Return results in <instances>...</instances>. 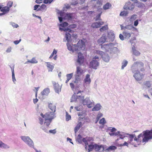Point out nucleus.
Segmentation results:
<instances>
[{"mask_svg": "<svg viewBox=\"0 0 152 152\" xmlns=\"http://www.w3.org/2000/svg\"><path fill=\"white\" fill-rule=\"evenodd\" d=\"M65 37L67 42L66 45L69 50L74 52L75 51L83 50L85 49L86 43V41L85 39H83L79 40L77 43V45H76V44H71L69 43L71 35L69 33H66Z\"/></svg>", "mask_w": 152, "mask_h": 152, "instance_id": "nucleus-1", "label": "nucleus"}, {"mask_svg": "<svg viewBox=\"0 0 152 152\" xmlns=\"http://www.w3.org/2000/svg\"><path fill=\"white\" fill-rule=\"evenodd\" d=\"M40 115L43 118L40 117L39 118V123L41 125L43 124L44 123H44L47 126H49L52 120L55 117V113L50 112L46 113L45 114L41 113L40 114Z\"/></svg>", "mask_w": 152, "mask_h": 152, "instance_id": "nucleus-2", "label": "nucleus"}, {"mask_svg": "<svg viewBox=\"0 0 152 152\" xmlns=\"http://www.w3.org/2000/svg\"><path fill=\"white\" fill-rule=\"evenodd\" d=\"M144 64L140 61L134 62L131 67V70L133 73L137 72L139 71H143L144 70Z\"/></svg>", "mask_w": 152, "mask_h": 152, "instance_id": "nucleus-3", "label": "nucleus"}, {"mask_svg": "<svg viewBox=\"0 0 152 152\" xmlns=\"http://www.w3.org/2000/svg\"><path fill=\"white\" fill-rule=\"evenodd\" d=\"M142 140L143 142H147L150 139L152 138V129L151 130H148L144 131L143 132Z\"/></svg>", "mask_w": 152, "mask_h": 152, "instance_id": "nucleus-4", "label": "nucleus"}, {"mask_svg": "<svg viewBox=\"0 0 152 152\" xmlns=\"http://www.w3.org/2000/svg\"><path fill=\"white\" fill-rule=\"evenodd\" d=\"M99 58L97 56H95L94 57L92 60L89 63V67L90 68H92L94 69H96L97 67L99 65Z\"/></svg>", "mask_w": 152, "mask_h": 152, "instance_id": "nucleus-5", "label": "nucleus"}, {"mask_svg": "<svg viewBox=\"0 0 152 152\" xmlns=\"http://www.w3.org/2000/svg\"><path fill=\"white\" fill-rule=\"evenodd\" d=\"M92 140V138L89 137H86L82 139V137L80 134L78 135L77 139V140L79 143H81L82 142L84 143L86 146V148L87 145H88V142Z\"/></svg>", "mask_w": 152, "mask_h": 152, "instance_id": "nucleus-6", "label": "nucleus"}, {"mask_svg": "<svg viewBox=\"0 0 152 152\" xmlns=\"http://www.w3.org/2000/svg\"><path fill=\"white\" fill-rule=\"evenodd\" d=\"M20 137L21 139L25 142L27 143L29 146L31 147H33L34 146V143L29 137L27 136H22Z\"/></svg>", "mask_w": 152, "mask_h": 152, "instance_id": "nucleus-7", "label": "nucleus"}, {"mask_svg": "<svg viewBox=\"0 0 152 152\" xmlns=\"http://www.w3.org/2000/svg\"><path fill=\"white\" fill-rule=\"evenodd\" d=\"M133 75L134 77L137 81L141 80L144 77V74L141 73L138 71L137 72H135Z\"/></svg>", "mask_w": 152, "mask_h": 152, "instance_id": "nucleus-8", "label": "nucleus"}, {"mask_svg": "<svg viewBox=\"0 0 152 152\" xmlns=\"http://www.w3.org/2000/svg\"><path fill=\"white\" fill-rule=\"evenodd\" d=\"M83 103L84 105H86L89 108H91L94 105L93 103L91 102L90 100L88 98H86L83 100Z\"/></svg>", "mask_w": 152, "mask_h": 152, "instance_id": "nucleus-9", "label": "nucleus"}, {"mask_svg": "<svg viewBox=\"0 0 152 152\" xmlns=\"http://www.w3.org/2000/svg\"><path fill=\"white\" fill-rule=\"evenodd\" d=\"M134 8V5L131 2H128L126 3L124 8L125 10H132Z\"/></svg>", "mask_w": 152, "mask_h": 152, "instance_id": "nucleus-10", "label": "nucleus"}, {"mask_svg": "<svg viewBox=\"0 0 152 152\" xmlns=\"http://www.w3.org/2000/svg\"><path fill=\"white\" fill-rule=\"evenodd\" d=\"M84 59L85 58L83 54L81 53H78L77 62L80 65L84 63Z\"/></svg>", "mask_w": 152, "mask_h": 152, "instance_id": "nucleus-11", "label": "nucleus"}, {"mask_svg": "<svg viewBox=\"0 0 152 152\" xmlns=\"http://www.w3.org/2000/svg\"><path fill=\"white\" fill-rule=\"evenodd\" d=\"M104 22L99 21L93 23L91 25V27L94 28H98L101 27V25H103Z\"/></svg>", "mask_w": 152, "mask_h": 152, "instance_id": "nucleus-12", "label": "nucleus"}, {"mask_svg": "<svg viewBox=\"0 0 152 152\" xmlns=\"http://www.w3.org/2000/svg\"><path fill=\"white\" fill-rule=\"evenodd\" d=\"M53 83L55 92L58 93L61 91V88L59 85L58 83H56L55 82H53Z\"/></svg>", "mask_w": 152, "mask_h": 152, "instance_id": "nucleus-13", "label": "nucleus"}, {"mask_svg": "<svg viewBox=\"0 0 152 152\" xmlns=\"http://www.w3.org/2000/svg\"><path fill=\"white\" fill-rule=\"evenodd\" d=\"M91 79L90 78V75L88 74H87L84 78L83 81L84 83V85L86 84L89 85L91 82Z\"/></svg>", "mask_w": 152, "mask_h": 152, "instance_id": "nucleus-14", "label": "nucleus"}, {"mask_svg": "<svg viewBox=\"0 0 152 152\" xmlns=\"http://www.w3.org/2000/svg\"><path fill=\"white\" fill-rule=\"evenodd\" d=\"M94 150L96 151L101 152L104 150V148L102 145H98L96 144H95Z\"/></svg>", "mask_w": 152, "mask_h": 152, "instance_id": "nucleus-15", "label": "nucleus"}, {"mask_svg": "<svg viewBox=\"0 0 152 152\" xmlns=\"http://www.w3.org/2000/svg\"><path fill=\"white\" fill-rule=\"evenodd\" d=\"M84 73V71L80 67L77 66L76 68V74L78 76H80Z\"/></svg>", "mask_w": 152, "mask_h": 152, "instance_id": "nucleus-16", "label": "nucleus"}, {"mask_svg": "<svg viewBox=\"0 0 152 152\" xmlns=\"http://www.w3.org/2000/svg\"><path fill=\"white\" fill-rule=\"evenodd\" d=\"M106 40V37L105 36H102L98 40L99 44L101 45L105 42Z\"/></svg>", "mask_w": 152, "mask_h": 152, "instance_id": "nucleus-17", "label": "nucleus"}, {"mask_svg": "<svg viewBox=\"0 0 152 152\" xmlns=\"http://www.w3.org/2000/svg\"><path fill=\"white\" fill-rule=\"evenodd\" d=\"M133 54L136 56H138L140 55V53L136 49L135 47L133 45L132 48Z\"/></svg>", "mask_w": 152, "mask_h": 152, "instance_id": "nucleus-18", "label": "nucleus"}, {"mask_svg": "<svg viewBox=\"0 0 152 152\" xmlns=\"http://www.w3.org/2000/svg\"><path fill=\"white\" fill-rule=\"evenodd\" d=\"M74 14L73 13H67L66 14L65 17L68 20H71L73 18Z\"/></svg>", "mask_w": 152, "mask_h": 152, "instance_id": "nucleus-19", "label": "nucleus"}, {"mask_svg": "<svg viewBox=\"0 0 152 152\" xmlns=\"http://www.w3.org/2000/svg\"><path fill=\"white\" fill-rule=\"evenodd\" d=\"M48 107L49 109L51 110L52 112L54 113L56 111V107L55 104L52 103H50L48 104Z\"/></svg>", "mask_w": 152, "mask_h": 152, "instance_id": "nucleus-20", "label": "nucleus"}, {"mask_svg": "<svg viewBox=\"0 0 152 152\" xmlns=\"http://www.w3.org/2000/svg\"><path fill=\"white\" fill-rule=\"evenodd\" d=\"M144 86L146 88H150L152 86V83L150 81H147L144 83Z\"/></svg>", "mask_w": 152, "mask_h": 152, "instance_id": "nucleus-21", "label": "nucleus"}, {"mask_svg": "<svg viewBox=\"0 0 152 152\" xmlns=\"http://www.w3.org/2000/svg\"><path fill=\"white\" fill-rule=\"evenodd\" d=\"M101 107V106L100 104H97L92 109V111H97L99 110Z\"/></svg>", "mask_w": 152, "mask_h": 152, "instance_id": "nucleus-22", "label": "nucleus"}, {"mask_svg": "<svg viewBox=\"0 0 152 152\" xmlns=\"http://www.w3.org/2000/svg\"><path fill=\"white\" fill-rule=\"evenodd\" d=\"M82 123L81 122H79L77 124V125L75 127L74 129V131L75 133L76 134V132L78 131L80 129V128L82 126Z\"/></svg>", "mask_w": 152, "mask_h": 152, "instance_id": "nucleus-23", "label": "nucleus"}, {"mask_svg": "<svg viewBox=\"0 0 152 152\" xmlns=\"http://www.w3.org/2000/svg\"><path fill=\"white\" fill-rule=\"evenodd\" d=\"M47 66L48 67V71H52L53 69L54 66L53 65H51L50 63L49 62H47Z\"/></svg>", "mask_w": 152, "mask_h": 152, "instance_id": "nucleus-24", "label": "nucleus"}, {"mask_svg": "<svg viewBox=\"0 0 152 152\" xmlns=\"http://www.w3.org/2000/svg\"><path fill=\"white\" fill-rule=\"evenodd\" d=\"M50 93V89L49 88H47L44 89L42 92L43 95H47Z\"/></svg>", "mask_w": 152, "mask_h": 152, "instance_id": "nucleus-25", "label": "nucleus"}, {"mask_svg": "<svg viewBox=\"0 0 152 152\" xmlns=\"http://www.w3.org/2000/svg\"><path fill=\"white\" fill-rule=\"evenodd\" d=\"M111 7V4L109 2H107L103 6V8L104 10H106L109 9Z\"/></svg>", "mask_w": 152, "mask_h": 152, "instance_id": "nucleus-26", "label": "nucleus"}, {"mask_svg": "<svg viewBox=\"0 0 152 152\" xmlns=\"http://www.w3.org/2000/svg\"><path fill=\"white\" fill-rule=\"evenodd\" d=\"M116 149V147L114 146H111L106 149L104 150L105 151H109L112 150H115Z\"/></svg>", "mask_w": 152, "mask_h": 152, "instance_id": "nucleus-27", "label": "nucleus"}, {"mask_svg": "<svg viewBox=\"0 0 152 152\" xmlns=\"http://www.w3.org/2000/svg\"><path fill=\"white\" fill-rule=\"evenodd\" d=\"M10 10V9L9 7L7 6H5L3 7L1 9V11L3 12H5V13L8 12Z\"/></svg>", "mask_w": 152, "mask_h": 152, "instance_id": "nucleus-28", "label": "nucleus"}, {"mask_svg": "<svg viewBox=\"0 0 152 152\" xmlns=\"http://www.w3.org/2000/svg\"><path fill=\"white\" fill-rule=\"evenodd\" d=\"M109 56L107 54H104L102 57L103 59L106 62H108L109 61Z\"/></svg>", "mask_w": 152, "mask_h": 152, "instance_id": "nucleus-29", "label": "nucleus"}, {"mask_svg": "<svg viewBox=\"0 0 152 152\" xmlns=\"http://www.w3.org/2000/svg\"><path fill=\"white\" fill-rule=\"evenodd\" d=\"M93 143L92 142L91 143V144L88 145V152L92 151L94 149V144L93 145Z\"/></svg>", "mask_w": 152, "mask_h": 152, "instance_id": "nucleus-30", "label": "nucleus"}, {"mask_svg": "<svg viewBox=\"0 0 152 152\" xmlns=\"http://www.w3.org/2000/svg\"><path fill=\"white\" fill-rule=\"evenodd\" d=\"M108 29V26L107 25H105L100 28L99 29V31L100 32H102L106 30H107Z\"/></svg>", "mask_w": 152, "mask_h": 152, "instance_id": "nucleus-31", "label": "nucleus"}, {"mask_svg": "<svg viewBox=\"0 0 152 152\" xmlns=\"http://www.w3.org/2000/svg\"><path fill=\"white\" fill-rule=\"evenodd\" d=\"M73 76L72 73L67 74L66 75L67 77V80L66 81V83H67L69 80L72 78Z\"/></svg>", "mask_w": 152, "mask_h": 152, "instance_id": "nucleus-32", "label": "nucleus"}, {"mask_svg": "<svg viewBox=\"0 0 152 152\" xmlns=\"http://www.w3.org/2000/svg\"><path fill=\"white\" fill-rule=\"evenodd\" d=\"M123 34L124 35L126 38H129L131 37V34L126 31H124L123 32Z\"/></svg>", "mask_w": 152, "mask_h": 152, "instance_id": "nucleus-33", "label": "nucleus"}, {"mask_svg": "<svg viewBox=\"0 0 152 152\" xmlns=\"http://www.w3.org/2000/svg\"><path fill=\"white\" fill-rule=\"evenodd\" d=\"M142 137V134H140L138 136L137 138L136 137H134V141L136 142L137 143L139 142L140 139L139 138L140 137Z\"/></svg>", "mask_w": 152, "mask_h": 152, "instance_id": "nucleus-34", "label": "nucleus"}, {"mask_svg": "<svg viewBox=\"0 0 152 152\" xmlns=\"http://www.w3.org/2000/svg\"><path fill=\"white\" fill-rule=\"evenodd\" d=\"M27 62L32 64H35L37 63L38 62V61L35 58H33L31 59V60H28Z\"/></svg>", "mask_w": 152, "mask_h": 152, "instance_id": "nucleus-35", "label": "nucleus"}, {"mask_svg": "<svg viewBox=\"0 0 152 152\" xmlns=\"http://www.w3.org/2000/svg\"><path fill=\"white\" fill-rule=\"evenodd\" d=\"M0 148H8L9 147L6 144L3 143L2 142H0Z\"/></svg>", "mask_w": 152, "mask_h": 152, "instance_id": "nucleus-36", "label": "nucleus"}, {"mask_svg": "<svg viewBox=\"0 0 152 152\" xmlns=\"http://www.w3.org/2000/svg\"><path fill=\"white\" fill-rule=\"evenodd\" d=\"M128 61L126 60H124L123 62L122 63V66H121V68L122 69H123L127 65V64H128Z\"/></svg>", "mask_w": 152, "mask_h": 152, "instance_id": "nucleus-37", "label": "nucleus"}, {"mask_svg": "<svg viewBox=\"0 0 152 152\" xmlns=\"http://www.w3.org/2000/svg\"><path fill=\"white\" fill-rule=\"evenodd\" d=\"M128 14V12L127 11H124L120 13V15L121 16H126Z\"/></svg>", "mask_w": 152, "mask_h": 152, "instance_id": "nucleus-38", "label": "nucleus"}, {"mask_svg": "<svg viewBox=\"0 0 152 152\" xmlns=\"http://www.w3.org/2000/svg\"><path fill=\"white\" fill-rule=\"evenodd\" d=\"M66 121H68L71 119V116L68 114L67 112H66Z\"/></svg>", "mask_w": 152, "mask_h": 152, "instance_id": "nucleus-39", "label": "nucleus"}, {"mask_svg": "<svg viewBox=\"0 0 152 152\" xmlns=\"http://www.w3.org/2000/svg\"><path fill=\"white\" fill-rule=\"evenodd\" d=\"M106 122L105 120V118H102L99 121V124L102 125H104V124L106 123Z\"/></svg>", "mask_w": 152, "mask_h": 152, "instance_id": "nucleus-40", "label": "nucleus"}, {"mask_svg": "<svg viewBox=\"0 0 152 152\" xmlns=\"http://www.w3.org/2000/svg\"><path fill=\"white\" fill-rule=\"evenodd\" d=\"M134 28L133 26H132L130 25H127L124 27L125 29H129V30H131L132 29Z\"/></svg>", "mask_w": 152, "mask_h": 152, "instance_id": "nucleus-41", "label": "nucleus"}, {"mask_svg": "<svg viewBox=\"0 0 152 152\" xmlns=\"http://www.w3.org/2000/svg\"><path fill=\"white\" fill-rule=\"evenodd\" d=\"M12 80L13 82H14L16 81V79L15 77L14 71L13 69H12Z\"/></svg>", "mask_w": 152, "mask_h": 152, "instance_id": "nucleus-42", "label": "nucleus"}, {"mask_svg": "<svg viewBox=\"0 0 152 152\" xmlns=\"http://www.w3.org/2000/svg\"><path fill=\"white\" fill-rule=\"evenodd\" d=\"M57 53V51L55 49H54L53 52H52V54H51V55L49 57V58H51L53 57V55L55 54H56Z\"/></svg>", "mask_w": 152, "mask_h": 152, "instance_id": "nucleus-43", "label": "nucleus"}, {"mask_svg": "<svg viewBox=\"0 0 152 152\" xmlns=\"http://www.w3.org/2000/svg\"><path fill=\"white\" fill-rule=\"evenodd\" d=\"M68 25V23L66 22H64L62 24H60V26L62 27H64L67 26Z\"/></svg>", "mask_w": 152, "mask_h": 152, "instance_id": "nucleus-44", "label": "nucleus"}, {"mask_svg": "<svg viewBox=\"0 0 152 152\" xmlns=\"http://www.w3.org/2000/svg\"><path fill=\"white\" fill-rule=\"evenodd\" d=\"M102 116V114L101 113H99L96 118V122H97L99 119V118Z\"/></svg>", "mask_w": 152, "mask_h": 152, "instance_id": "nucleus-45", "label": "nucleus"}, {"mask_svg": "<svg viewBox=\"0 0 152 152\" xmlns=\"http://www.w3.org/2000/svg\"><path fill=\"white\" fill-rule=\"evenodd\" d=\"M60 29L61 30H63L64 31L67 32L68 31L69 32H71L72 30L69 28H60Z\"/></svg>", "mask_w": 152, "mask_h": 152, "instance_id": "nucleus-46", "label": "nucleus"}, {"mask_svg": "<svg viewBox=\"0 0 152 152\" xmlns=\"http://www.w3.org/2000/svg\"><path fill=\"white\" fill-rule=\"evenodd\" d=\"M137 16V15H132L130 18V20L131 21H133L136 18V16Z\"/></svg>", "mask_w": 152, "mask_h": 152, "instance_id": "nucleus-47", "label": "nucleus"}, {"mask_svg": "<svg viewBox=\"0 0 152 152\" xmlns=\"http://www.w3.org/2000/svg\"><path fill=\"white\" fill-rule=\"evenodd\" d=\"M13 4V2L12 1H9L7 4V7H9L10 8L12 7Z\"/></svg>", "mask_w": 152, "mask_h": 152, "instance_id": "nucleus-48", "label": "nucleus"}, {"mask_svg": "<svg viewBox=\"0 0 152 152\" xmlns=\"http://www.w3.org/2000/svg\"><path fill=\"white\" fill-rule=\"evenodd\" d=\"M102 12H101L96 16V19L95 20L96 21L100 20V16L102 14Z\"/></svg>", "mask_w": 152, "mask_h": 152, "instance_id": "nucleus-49", "label": "nucleus"}, {"mask_svg": "<svg viewBox=\"0 0 152 152\" xmlns=\"http://www.w3.org/2000/svg\"><path fill=\"white\" fill-rule=\"evenodd\" d=\"M77 25L75 24H71L69 26V27L71 28H76Z\"/></svg>", "mask_w": 152, "mask_h": 152, "instance_id": "nucleus-50", "label": "nucleus"}, {"mask_svg": "<svg viewBox=\"0 0 152 152\" xmlns=\"http://www.w3.org/2000/svg\"><path fill=\"white\" fill-rule=\"evenodd\" d=\"M128 143L126 142H125L123 144H121L120 145V146H128Z\"/></svg>", "mask_w": 152, "mask_h": 152, "instance_id": "nucleus-51", "label": "nucleus"}, {"mask_svg": "<svg viewBox=\"0 0 152 152\" xmlns=\"http://www.w3.org/2000/svg\"><path fill=\"white\" fill-rule=\"evenodd\" d=\"M134 135L133 134H130L129 135V138H130V141L131 142H132L133 140V139L134 138Z\"/></svg>", "mask_w": 152, "mask_h": 152, "instance_id": "nucleus-52", "label": "nucleus"}, {"mask_svg": "<svg viewBox=\"0 0 152 152\" xmlns=\"http://www.w3.org/2000/svg\"><path fill=\"white\" fill-rule=\"evenodd\" d=\"M12 49V48L11 47H9L6 50V52L7 53H10L11 51V50Z\"/></svg>", "mask_w": 152, "mask_h": 152, "instance_id": "nucleus-53", "label": "nucleus"}, {"mask_svg": "<svg viewBox=\"0 0 152 152\" xmlns=\"http://www.w3.org/2000/svg\"><path fill=\"white\" fill-rule=\"evenodd\" d=\"M21 41V39H20L18 40H16L14 41V43L15 45L18 44Z\"/></svg>", "mask_w": 152, "mask_h": 152, "instance_id": "nucleus-54", "label": "nucleus"}, {"mask_svg": "<svg viewBox=\"0 0 152 152\" xmlns=\"http://www.w3.org/2000/svg\"><path fill=\"white\" fill-rule=\"evenodd\" d=\"M12 25L14 27H15L16 28H17L18 26V25L17 24H15V23H12Z\"/></svg>", "mask_w": 152, "mask_h": 152, "instance_id": "nucleus-55", "label": "nucleus"}, {"mask_svg": "<svg viewBox=\"0 0 152 152\" xmlns=\"http://www.w3.org/2000/svg\"><path fill=\"white\" fill-rule=\"evenodd\" d=\"M119 37L121 40H124V36L122 34H120Z\"/></svg>", "mask_w": 152, "mask_h": 152, "instance_id": "nucleus-56", "label": "nucleus"}, {"mask_svg": "<svg viewBox=\"0 0 152 152\" xmlns=\"http://www.w3.org/2000/svg\"><path fill=\"white\" fill-rule=\"evenodd\" d=\"M136 40V38H135V37H134L133 38V39H132L130 40V42L132 44L134 43V42L133 41L134 40Z\"/></svg>", "mask_w": 152, "mask_h": 152, "instance_id": "nucleus-57", "label": "nucleus"}, {"mask_svg": "<svg viewBox=\"0 0 152 152\" xmlns=\"http://www.w3.org/2000/svg\"><path fill=\"white\" fill-rule=\"evenodd\" d=\"M118 136H119L120 138L122 139H123L125 137V136L123 134H120Z\"/></svg>", "mask_w": 152, "mask_h": 152, "instance_id": "nucleus-58", "label": "nucleus"}, {"mask_svg": "<svg viewBox=\"0 0 152 152\" xmlns=\"http://www.w3.org/2000/svg\"><path fill=\"white\" fill-rule=\"evenodd\" d=\"M138 24V20H137L134 21V25L135 26H137Z\"/></svg>", "mask_w": 152, "mask_h": 152, "instance_id": "nucleus-59", "label": "nucleus"}, {"mask_svg": "<svg viewBox=\"0 0 152 152\" xmlns=\"http://www.w3.org/2000/svg\"><path fill=\"white\" fill-rule=\"evenodd\" d=\"M39 5H36L34 7V10H36L39 7Z\"/></svg>", "mask_w": 152, "mask_h": 152, "instance_id": "nucleus-60", "label": "nucleus"}, {"mask_svg": "<svg viewBox=\"0 0 152 152\" xmlns=\"http://www.w3.org/2000/svg\"><path fill=\"white\" fill-rule=\"evenodd\" d=\"M43 0H36V2L37 4H40L42 2V1Z\"/></svg>", "mask_w": 152, "mask_h": 152, "instance_id": "nucleus-61", "label": "nucleus"}, {"mask_svg": "<svg viewBox=\"0 0 152 152\" xmlns=\"http://www.w3.org/2000/svg\"><path fill=\"white\" fill-rule=\"evenodd\" d=\"M49 131L50 133H52L53 134H55L56 132V131L55 129L50 130H49Z\"/></svg>", "mask_w": 152, "mask_h": 152, "instance_id": "nucleus-62", "label": "nucleus"}, {"mask_svg": "<svg viewBox=\"0 0 152 152\" xmlns=\"http://www.w3.org/2000/svg\"><path fill=\"white\" fill-rule=\"evenodd\" d=\"M70 87H71V88H72V89H73L74 88L75 86H74V84L73 83H70Z\"/></svg>", "mask_w": 152, "mask_h": 152, "instance_id": "nucleus-63", "label": "nucleus"}, {"mask_svg": "<svg viewBox=\"0 0 152 152\" xmlns=\"http://www.w3.org/2000/svg\"><path fill=\"white\" fill-rule=\"evenodd\" d=\"M72 37L75 39H77V34H73L72 35Z\"/></svg>", "mask_w": 152, "mask_h": 152, "instance_id": "nucleus-64", "label": "nucleus"}]
</instances>
